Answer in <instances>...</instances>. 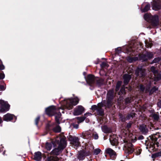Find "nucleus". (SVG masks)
<instances>
[{
    "mask_svg": "<svg viewBox=\"0 0 161 161\" xmlns=\"http://www.w3.org/2000/svg\"><path fill=\"white\" fill-rule=\"evenodd\" d=\"M56 146L50 152V155L57 156L59 155L65 147L66 145V138L65 136L59 137V140L56 142Z\"/></svg>",
    "mask_w": 161,
    "mask_h": 161,
    "instance_id": "obj_1",
    "label": "nucleus"
},
{
    "mask_svg": "<svg viewBox=\"0 0 161 161\" xmlns=\"http://www.w3.org/2000/svg\"><path fill=\"white\" fill-rule=\"evenodd\" d=\"M93 138L96 140L99 137L98 134L96 132L94 133L93 134Z\"/></svg>",
    "mask_w": 161,
    "mask_h": 161,
    "instance_id": "obj_56",
    "label": "nucleus"
},
{
    "mask_svg": "<svg viewBox=\"0 0 161 161\" xmlns=\"http://www.w3.org/2000/svg\"><path fill=\"white\" fill-rule=\"evenodd\" d=\"M6 89V87L5 86L3 85H0V90L1 91H4Z\"/></svg>",
    "mask_w": 161,
    "mask_h": 161,
    "instance_id": "obj_57",
    "label": "nucleus"
},
{
    "mask_svg": "<svg viewBox=\"0 0 161 161\" xmlns=\"http://www.w3.org/2000/svg\"><path fill=\"white\" fill-rule=\"evenodd\" d=\"M73 127L75 129H78L79 127V125L78 124H73Z\"/></svg>",
    "mask_w": 161,
    "mask_h": 161,
    "instance_id": "obj_60",
    "label": "nucleus"
},
{
    "mask_svg": "<svg viewBox=\"0 0 161 161\" xmlns=\"http://www.w3.org/2000/svg\"><path fill=\"white\" fill-rule=\"evenodd\" d=\"M56 107L52 105L46 108L45 109V113L49 117H51L57 114Z\"/></svg>",
    "mask_w": 161,
    "mask_h": 161,
    "instance_id": "obj_10",
    "label": "nucleus"
},
{
    "mask_svg": "<svg viewBox=\"0 0 161 161\" xmlns=\"http://www.w3.org/2000/svg\"><path fill=\"white\" fill-rule=\"evenodd\" d=\"M153 10L158 11L161 9V1L160 0H153L151 2Z\"/></svg>",
    "mask_w": 161,
    "mask_h": 161,
    "instance_id": "obj_13",
    "label": "nucleus"
},
{
    "mask_svg": "<svg viewBox=\"0 0 161 161\" xmlns=\"http://www.w3.org/2000/svg\"><path fill=\"white\" fill-rule=\"evenodd\" d=\"M135 151L134 146L131 143H128L125 152L128 154L133 153Z\"/></svg>",
    "mask_w": 161,
    "mask_h": 161,
    "instance_id": "obj_18",
    "label": "nucleus"
},
{
    "mask_svg": "<svg viewBox=\"0 0 161 161\" xmlns=\"http://www.w3.org/2000/svg\"><path fill=\"white\" fill-rule=\"evenodd\" d=\"M157 105L158 107L161 108V99L157 103Z\"/></svg>",
    "mask_w": 161,
    "mask_h": 161,
    "instance_id": "obj_58",
    "label": "nucleus"
},
{
    "mask_svg": "<svg viewBox=\"0 0 161 161\" xmlns=\"http://www.w3.org/2000/svg\"><path fill=\"white\" fill-rule=\"evenodd\" d=\"M59 140V137H57L56 139L51 140L50 142H46L45 145L46 149L47 151H50L52 148V146L53 147L56 146V142L58 141Z\"/></svg>",
    "mask_w": 161,
    "mask_h": 161,
    "instance_id": "obj_12",
    "label": "nucleus"
},
{
    "mask_svg": "<svg viewBox=\"0 0 161 161\" xmlns=\"http://www.w3.org/2000/svg\"><path fill=\"white\" fill-rule=\"evenodd\" d=\"M92 152L89 150H82L78 153L77 158L80 160H83L85 159L86 156L91 155Z\"/></svg>",
    "mask_w": 161,
    "mask_h": 161,
    "instance_id": "obj_8",
    "label": "nucleus"
},
{
    "mask_svg": "<svg viewBox=\"0 0 161 161\" xmlns=\"http://www.w3.org/2000/svg\"><path fill=\"white\" fill-rule=\"evenodd\" d=\"M145 44L146 47L147 48H151L153 45L152 43H150L148 42H147V43H146Z\"/></svg>",
    "mask_w": 161,
    "mask_h": 161,
    "instance_id": "obj_53",
    "label": "nucleus"
},
{
    "mask_svg": "<svg viewBox=\"0 0 161 161\" xmlns=\"http://www.w3.org/2000/svg\"><path fill=\"white\" fill-rule=\"evenodd\" d=\"M0 111L1 112H5L9 109L10 105L7 102L3 100H0Z\"/></svg>",
    "mask_w": 161,
    "mask_h": 161,
    "instance_id": "obj_9",
    "label": "nucleus"
},
{
    "mask_svg": "<svg viewBox=\"0 0 161 161\" xmlns=\"http://www.w3.org/2000/svg\"><path fill=\"white\" fill-rule=\"evenodd\" d=\"M96 78L95 76L91 74L88 75L86 79L87 83L90 86H93L95 85V81Z\"/></svg>",
    "mask_w": 161,
    "mask_h": 161,
    "instance_id": "obj_14",
    "label": "nucleus"
},
{
    "mask_svg": "<svg viewBox=\"0 0 161 161\" xmlns=\"http://www.w3.org/2000/svg\"><path fill=\"white\" fill-rule=\"evenodd\" d=\"M132 98L131 97H128L125 98V105L127 106L128 104H130L131 102Z\"/></svg>",
    "mask_w": 161,
    "mask_h": 161,
    "instance_id": "obj_38",
    "label": "nucleus"
},
{
    "mask_svg": "<svg viewBox=\"0 0 161 161\" xmlns=\"http://www.w3.org/2000/svg\"><path fill=\"white\" fill-rule=\"evenodd\" d=\"M85 109V108L82 106L78 105L74 109L73 114L74 115H80L84 112Z\"/></svg>",
    "mask_w": 161,
    "mask_h": 161,
    "instance_id": "obj_15",
    "label": "nucleus"
},
{
    "mask_svg": "<svg viewBox=\"0 0 161 161\" xmlns=\"http://www.w3.org/2000/svg\"><path fill=\"white\" fill-rule=\"evenodd\" d=\"M146 70L142 68H137L135 71L136 75L140 77H144L146 75Z\"/></svg>",
    "mask_w": 161,
    "mask_h": 161,
    "instance_id": "obj_16",
    "label": "nucleus"
},
{
    "mask_svg": "<svg viewBox=\"0 0 161 161\" xmlns=\"http://www.w3.org/2000/svg\"><path fill=\"white\" fill-rule=\"evenodd\" d=\"M139 129L142 133L144 135H147L148 132L147 125L144 124L140 125Z\"/></svg>",
    "mask_w": 161,
    "mask_h": 161,
    "instance_id": "obj_19",
    "label": "nucleus"
},
{
    "mask_svg": "<svg viewBox=\"0 0 161 161\" xmlns=\"http://www.w3.org/2000/svg\"><path fill=\"white\" fill-rule=\"evenodd\" d=\"M14 117L15 118V119H16L14 115L7 113L3 116V120L7 121H11L13 120Z\"/></svg>",
    "mask_w": 161,
    "mask_h": 161,
    "instance_id": "obj_21",
    "label": "nucleus"
},
{
    "mask_svg": "<svg viewBox=\"0 0 161 161\" xmlns=\"http://www.w3.org/2000/svg\"><path fill=\"white\" fill-rule=\"evenodd\" d=\"M152 116L154 120L156 121H158L159 119V115L156 114H153Z\"/></svg>",
    "mask_w": 161,
    "mask_h": 161,
    "instance_id": "obj_40",
    "label": "nucleus"
},
{
    "mask_svg": "<svg viewBox=\"0 0 161 161\" xmlns=\"http://www.w3.org/2000/svg\"><path fill=\"white\" fill-rule=\"evenodd\" d=\"M123 78L124 84L127 85L131 78V75L128 74H125L123 75Z\"/></svg>",
    "mask_w": 161,
    "mask_h": 161,
    "instance_id": "obj_20",
    "label": "nucleus"
},
{
    "mask_svg": "<svg viewBox=\"0 0 161 161\" xmlns=\"http://www.w3.org/2000/svg\"><path fill=\"white\" fill-rule=\"evenodd\" d=\"M144 136L142 135L138 137V139L139 140H142L144 139Z\"/></svg>",
    "mask_w": 161,
    "mask_h": 161,
    "instance_id": "obj_61",
    "label": "nucleus"
},
{
    "mask_svg": "<svg viewBox=\"0 0 161 161\" xmlns=\"http://www.w3.org/2000/svg\"><path fill=\"white\" fill-rule=\"evenodd\" d=\"M87 114H88L89 115V114H91V113H86V114H85V116Z\"/></svg>",
    "mask_w": 161,
    "mask_h": 161,
    "instance_id": "obj_64",
    "label": "nucleus"
},
{
    "mask_svg": "<svg viewBox=\"0 0 161 161\" xmlns=\"http://www.w3.org/2000/svg\"><path fill=\"white\" fill-rule=\"evenodd\" d=\"M122 83V82L121 81H118L117 82L115 88V91L116 92H118L119 90Z\"/></svg>",
    "mask_w": 161,
    "mask_h": 161,
    "instance_id": "obj_35",
    "label": "nucleus"
},
{
    "mask_svg": "<svg viewBox=\"0 0 161 161\" xmlns=\"http://www.w3.org/2000/svg\"><path fill=\"white\" fill-rule=\"evenodd\" d=\"M150 8V5L149 3H147L145 6L144 8H141V10L142 12H146L148 11Z\"/></svg>",
    "mask_w": 161,
    "mask_h": 161,
    "instance_id": "obj_29",
    "label": "nucleus"
},
{
    "mask_svg": "<svg viewBox=\"0 0 161 161\" xmlns=\"http://www.w3.org/2000/svg\"><path fill=\"white\" fill-rule=\"evenodd\" d=\"M150 90V86H149L145 90V92L146 93L149 92V93Z\"/></svg>",
    "mask_w": 161,
    "mask_h": 161,
    "instance_id": "obj_59",
    "label": "nucleus"
},
{
    "mask_svg": "<svg viewBox=\"0 0 161 161\" xmlns=\"http://www.w3.org/2000/svg\"><path fill=\"white\" fill-rule=\"evenodd\" d=\"M113 101L107 99V100H103V103L105 104V107L107 108H110L113 104Z\"/></svg>",
    "mask_w": 161,
    "mask_h": 161,
    "instance_id": "obj_24",
    "label": "nucleus"
},
{
    "mask_svg": "<svg viewBox=\"0 0 161 161\" xmlns=\"http://www.w3.org/2000/svg\"><path fill=\"white\" fill-rule=\"evenodd\" d=\"M142 151V150L141 149H138L136 148V149H135L134 152L136 155H140Z\"/></svg>",
    "mask_w": 161,
    "mask_h": 161,
    "instance_id": "obj_41",
    "label": "nucleus"
},
{
    "mask_svg": "<svg viewBox=\"0 0 161 161\" xmlns=\"http://www.w3.org/2000/svg\"><path fill=\"white\" fill-rule=\"evenodd\" d=\"M110 142L111 144L114 146H116L118 143V140L117 139L112 137L110 139Z\"/></svg>",
    "mask_w": 161,
    "mask_h": 161,
    "instance_id": "obj_33",
    "label": "nucleus"
},
{
    "mask_svg": "<svg viewBox=\"0 0 161 161\" xmlns=\"http://www.w3.org/2000/svg\"><path fill=\"white\" fill-rule=\"evenodd\" d=\"M161 60V58L159 57H158L155 58L152 61L153 63H158Z\"/></svg>",
    "mask_w": 161,
    "mask_h": 161,
    "instance_id": "obj_43",
    "label": "nucleus"
},
{
    "mask_svg": "<svg viewBox=\"0 0 161 161\" xmlns=\"http://www.w3.org/2000/svg\"><path fill=\"white\" fill-rule=\"evenodd\" d=\"M136 114L134 113H131L130 114H128L127 115L126 114L127 120L133 118Z\"/></svg>",
    "mask_w": 161,
    "mask_h": 161,
    "instance_id": "obj_37",
    "label": "nucleus"
},
{
    "mask_svg": "<svg viewBox=\"0 0 161 161\" xmlns=\"http://www.w3.org/2000/svg\"><path fill=\"white\" fill-rule=\"evenodd\" d=\"M160 136L158 134H152L149 136L147 138V140H146V143L147 145H149L151 147H152L155 151H157L159 146V143L158 141V138Z\"/></svg>",
    "mask_w": 161,
    "mask_h": 161,
    "instance_id": "obj_2",
    "label": "nucleus"
},
{
    "mask_svg": "<svg viewBox=\"0 0 161 161\" xmlns=\"http://www.w3.org/2000/svg\"><path fill=\"white\" fill-rule=\"evenodd\" d=\"M86 119V117L85 116H83L82 117H77V119L80 122H82L84 121V120Z\"/></svg>",
    "mask_w": 161,
    "mask_h": 161,
    "instance_id": "obj_52",
    "label": "nucleus"
},
{
    "mask_svg": "<svg viewBox=\"0 0 161 161\" xmlns=\"http://www.w3.org/2000/svg\"><path fill=\"white\" fill-rule=\"evenodd\" d=\"M91 109L93 112L96 111L94 113L96 116H103L104 115V110L102 108L98 107L96 105H94L91 106Z\"/></svg>",
    "mask_w": 161,
    "mask_h": 161,
    "instance_id": "obj_5",
    "label": "nucleus"
},
{
    "mask_svg": "<svg viewBox=\"0 0 161 161\" xmlns=\"http://www.w3.org/2000/svg\"><path fill=\"white\" fill-rule=\"evenodd\" d=\"M103 80L101 79L96 78L95 81V85H96L98 87L101 86L103 84Z\"/></svg>",
    "mask_w": 161,
    "mask_h": 161,
    "instance_id": "obj_25",
    "label": "nucleus"
},
{
    "mask_svg": "<svg viewBox=\"0 0 161 161\" xmlns=\"http://www.w3.org/2000/svg\"><path fill=\"white\" fill-rule=\"evenodd\" d=\"M144 19L150 23L153 26H157L158 22V18L157 15L152 16L151 14H145L144 15Z\"/></svg>",
    "mask_w": 161,
    "mask_h": 161,
    "instance_id": "obj_3",
    "label": "nucleus"
},
{
    "mask_svg": "<svg viewBox=\"0 0 161 161\" xmlns=\"http://www.w3.org/2000/svg\"><path fill=\"white\" fill-rule=\"evenodd\" d=\"M150 70L154 74H156L158 72V71L156 69L155 67L154 66H152L151 67Z\"/></svg>",
    "mask_w": 161,
    "mask_h": 161,
    "instance_id": "obj_47",
    "label": "nucleus"
},
{
    "mask_svg": "<svg viewBox=\"0 0 161 161\" xmlns=\"http://www.w3.org/2000/svg\"><path fill=\"white\" fill-rule=\"evenodd\" d=\"M5 77V75L4 72L3 71H1L0 72V80L3 79Z\"/></svg>",
    "mask_w": 161,
    "mask_h": 161,
    "instance_id": "obj_54",
    "label": "nucleus"
},
{
    "mask_svg": "<svg viewBox=\"0 0 161 161\" xmlns=\"http://www.w3.org/2000/svg\"><path fill=\"white\" fill-rule=\"evenodd\" d=\"M139 58L142 61L146 62L150 60L153 57V54L151 52H147L145 54L139 55Z\"/></svg>",
    "mask_w": 161,
    "mask_h": 161,
    "instance_id": "obj_4",
    "label": "nucleus"
},
{
    "mask_svg": "<svg viewBox=\"0 0 161 161\" xmlns=\"http://www.w3.org/2000/svg\"><path fill=\"white\" fill-rule=\"evenodd\" d=\"M100 66L101 68L108 67V65L105 62H103L100 64Z\"/></svg>",
    "mask_w": 161,
    "mask_h": 161,
    "instance_id": "obj_55",
    "label": "nucleus"
},
{
    "mask_svg": "<svg viewBox=\"0 0 161 161\" xmlns=\"http://www.w3.org/2000/svg\"><path fill=\"white\" fill-rule=\"evenodd\" d=\"M116 54H119L121 52V49L120 47H118L115 49Z\"/></svg>",
    "mask_w": 161,
    "mask_h": 161,
    "instance_id": "obj_49",
    "label": "nucleus"
},
{
    "mask_svg": "<svg viewBox=\"0 0 161 161\" xmlns=\"http://www.w3.org/2000/svg\"><path fill=\"white\" fill-rule=\"evenodd\" d=\"M3 122V121L1 118L0 117V124Z\"/></svg>",
    "mask_w": 161,
    "mask_h": 161,
    "instance_id": "obj_62",
    "label": "nucleus"
},
{
    "mask_svg": "<svg viewBox=\"0 0 161 161\" xmlns=\"http://www.w3.org/2000/svg\"><path fill=\"white\" fill-rule=\"evenodd\" d=\"M101 151V150L99 148L96 149L94 150L93 154L95 155H97Z\"/></svg>",
    "mask_w": 161,
    "mask_h": 161,
    "instance_id": "obj_44",
    "label": "nucleus"
},
{
    "mask_svg": "<svg viewBox=\"0 0 161 161\" xmlns=\"http://www.w3.org/2000/svg\"><path fill=\"white\" fill-rule=\"evenodd\" d=\"M119 120L122 122H124L127 120L126 114H123L121 113H119Z\"/></svg>",
    "mask_w": 161,
    "mask_h": 161,
    "instance_id": "obj_28",
    "label": "nucleus"
},
{
    "mask_svg": "<svg viewBox=\"0 0 161 161\" xmlns=\"http://www.w3.org/2000/svg\"><path fill=\"white\" fill-rule=\"evenodd\" d=\"M69 140L70 141L73 146L76 147L80 145V142H79V139L78 137L70 135L69 136Z\"/></svg>",
    "mask_w": 161,
    "mask_h": 161,
    "instance_id": "obj_11",
    "label": "nucleus"
},
{
    "mask_svg": "<svg viewBox=\"0 0 161 161\" xmlns=\"http://www.w3.org/2000/svg\"><path fill=\"white\" fill-rule=\"evenodd\" d=\"M114 97V91L113 90H109L107 93V99L113 101Z\"/></svg>",
    "mask_w": 161,
    "mask_h": 161,
    "instance_id": "obj_23",
    "label": "nucleus"
},
{
    "mask_svg": "<svg viewBox=\"0 0 161 161\" xmlns=\"http://www.w3.org/2000/svg\"><path fill=\"white\" fill-rule=\"evenodd\" d=\"M5 68L4 65L3 64V63L1 59H0V71L4 69Z\"/></svg>",
    "mask_w": 161,
    "mask_h": 161,
    "instance_id": "obj_45",
    "label": "nucleus"
},
{
    "mask_svg": "<svg viewBox=\"0 0 161 161\" xmlns=\"http://www.w3.org/2000/svg\"><path fill=\"white\" fill-rule=\"evenodd\" d=\"M98 107L102 108L103 107H105V104L103 103V101L102 102L98 103L97 105Z\"/></svg>",
    "mask_w": 161,
    "mask_h": 161,
    "instance_id": "obj_48",
    "label": "nucleus"
},
{
    "mask_svg": "<svg viewBox=\"0 0 161 161\" xmlns=\"http://www.w3.org/2000/svg\"><path fill=\"white\" fill-rule=\"evenodd\" d=\"M133 122L132 121H130L129 122L127 123L126 126V128L127 129H129L131 127Z\"/></svg>",
    "mask_w": 161,
    "mask_h": 161,
    "instance_id": "obj_50",
    "label": "nucleus"
},
{
    "mask_svg": "<svg viewBox=\"0 0 161 161\" xmlns=\"http://www.w3.org/2000/svg\"><path fill=\"white\" fill-rule=\"evenodd\" d=\"M158 88L156 86L153 87L150 90V92L149 93V96L152 95L153 93L155 92L156 91H158Z\"/></svg>",
    "mask_w": 161,
    "mask_h": 161,
    "instance_id": "obj_34",
    "label": "nucleus"
},
{
    "mask_svg": "<svg viewBox=\"0 0 161 161\" xmlns=\"http://www.w3.org/2000/svg\"><path fill=\"white\" fill-rule=\"evenodd\" d=\"M105 153L108 155L112 159H114L116 158V153L111 148H108L105 151Z\"/></svg>",
    "mask_w": 161,
    "mask_h": 161,
    "instance_id": "obj_17",
    "label": "nucleus"
},
{
    "mask_svg": "<svg viewBox=\"0 0 161 161\" xmlns=\"http://www.w3.org/2000/svg\"><path fill=\"white\" fill-rule=\"evenodd\" d=\"M137 58L136 57H128L127 58V60L130 63H132L137 60Z\"/></svg>",
    "mask_w": 161,
    "mask_h": 161,
    "instance_id": "obj_39",
    "label": "nucleus"
},
{
    "mask_svg": "<svg viewBox=\"0 0 161 161\" xmlns=\"http://www.w3.org/2000/svg\"><path fill=\"white\" fill-rule=\"evenodd\" d=\"M139 88L141 92H143L145 89V86L142 84H140L139 86Z\"/></svg>",
    "mask_w": 161,
    "mask_h": 161,
    "instance_id": "obj_46",
    "label": "nucleus"
},
{
    "mask_svg": "<svg viewBox=\"0 0 161 161\" xmlns=\"http://www.w3.org/2000/svg\"><path fill=\"white\" fill-rule=\"evenodd\" d=\"M102 129L103 131L105 133H109L112 132L111 129L107 125H104L103 126Z\"/></svg>",
    "mask_w": 161,
    "mask_h": 161,
    "instance_id": "obj_26",
    "label": "nucleus"
},
{
    "mask_svg": "<svg viewBox=\"0 0 161 161\" xmlns=\"http://www.w3.org/2000/svg\"><path fill=\"white\" fill-rule=\"evenodd\" d=\"M160 150H161L160 152L152 154V158H153V160L154 159H155L156 158L161 157V149Z\"/></svg>",
    "mask_w": 161,
    "mask_h": 161,
    "instance_id": "obj_36",
    "label": "nucleus"
},
{
    "mask_svg": "<svg viewBox=\"0 0 161 161\" xmlns=\"http://www.w3.org/2000/svg\"><path fill=\"white\" fill-rule=\"evenodd\" d=\"M125 89H128V87H125L124 86H122L118 93V94L121 96L125 95L126 93V91L125 90Z\"/></svg>",
    "mask_w": 161,
    "mask_h": 161,
    "instance_id": "obj_27",
    "label": "nucleus"
},
{
    "mask_svg": "<svg viewBox=\"0 0 161 161\" xmlns=\"http://www.w3.org/2000/svg\"><path fill=\"white\" fill-rule=\"evenodd\" d=\"M61 116V113L59 112V113L57 114V115H55V119L56 121V122L58 124H60V122L59 121V119Z\"/></svg>",
    "mask_w": 161,
    "mask_h": 161,
    "instance_id": "obj_32",
    "label": "nucleus"
},
{
    "mask_svg": "<svg viewBox=\"0 0 161 161\" xmlns=\"http://www.w3.org/2000/svg\"><path fill=\"white\" fill-rule=\"evenodd\" d=\"M86 122H88L89 121V119H86Z\"/></svg>",
    "mask_w": 161,
    "mask_h": 161,
    "instance_id": "obj_63",
    "label": "nucleus"
},
{
    "mask_svg": "<svg viewBox=\"0 0 161 161\" xmlns=\"http://www.w3.org/2000/svg\"><path fill=\"white\" fill-rule=\"evenodd\" d=\"M61 129L60 126L58 125L52 129V131L55 133H59L61 131Z\"/></svg>",
    "mask_w": 161,
    "mask_h": 161,
    "instance_id": "obj_31",
    "label": "nucleus"
},
{
    "mask_svg": "<svg viewBox=\"0 0 161 161\" xmlns=\"http://www.w3.org/2000/svg\"><path fill=\"white\" fill-rule=\"evenodd\" d=\"M79 99L78 98L69 99L66 101V106L69 110L72 109L74 106L76 105L79 103Z\"/></svg>",
    "mask_w": 161,
    "mask_h": 161,
    "instance_id": "obj_6",
    "label": "nucleus"
},
{
    "mask_svg": "<svg viewBox=\"0 0 161 161\" xmlns=\"http://www.w3.org/2000/svg\"><path fill=\"white\" fill-rule=\"evenodd\" d=\"M42 154L40 151L36 152L34 153L33 156V159L37 161H40L41 160L42 157Z\"/></svg>",
    "mask_w": 161,
    "mask_h": 161,
    "instance_id": "obj_22",
    "label": "nucleus"
},
{
    "mask_svg": "<svg viewBox=\"0 0 161 161\" xmlns=\"http://www.w3.org/2000/svg\"><path fill=\"white\" fill-rule=\"evenodd\" d=\"M81 136L83 138L88 139L91 137V135L89 132H85L82 133Z\"/></svg>",
    "mask_w": 161,
    "mask_h": 161,
    "instance_id": "obj_30",
    "label": "nucleus"
},
{
    "mask_svg": "<svg viewBox=\"0 0 161 161\" xmlns=\"http://www.w3.org/2000/svg\"><path fill=\"white\" fill-rule=\"evenodd\" d=\"M51 125L49 124H47L46 126V130L48 132H51L52 131V129L51 128Z\"/></svg>",
    "mask_w": 161,
    "mask_h": 161,
    "instance_id": "obj_42",
    "label": "nucleus"
},
{
    "mask_svg": "<svg viewBox=\"0 0 161 161\" xmlns=\"http://www.w3.org/2000/svg\"><path fill=\"white\" fill-rule=\"evenodd\" d=\"M42 157L44 159L46 158V161H58V158L57 156L50 155L49 153L47 151L43 153Z\"/></svg>",
    "mask_w": 161,
    "mask_h": 161,
    "instance_id": "obj_7",
    "label": "nucleus"
},
{
    "mask_svg": "<svg viewBox=\"0 0 161 161\" xmlns=\"http://www.w3.org/2000/svg\"><path fill=\"white\" fill-rule=\"evenodd\" d=\"M40 119V117L39 116H38L37 117V118L35 119V124L37 126L38 125V124L39 122Z\"/></svg>",
    "mask_w": 161,
    "mask_h": 161,
    "instance_id": "obj_51",
    "label": "nucleus"
}]
</instances>
